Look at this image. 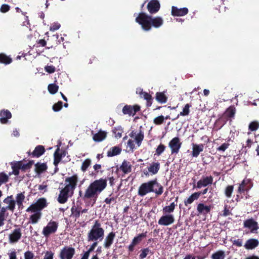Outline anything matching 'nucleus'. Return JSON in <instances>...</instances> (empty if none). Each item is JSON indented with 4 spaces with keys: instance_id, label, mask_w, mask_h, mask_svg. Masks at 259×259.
<instances>
[{
    "instance_id": "nucleus-1",
    "label": "nucleus",
    "mask_w": 259,
    "mask_h": 259,
    "mask_svg": "<svg viewBox=\"0 0 259 259\" xmlns=\"http://www.w3.org/2000/svg\"><path fill=\"white\" fill-rule=\"evenodd\" d=\"M107 180L106 178L95 180L89 184L83 194L79 191V196L87 205L93 206L99 194L107 187Z\"/></svg>"
},
{
    "instance_id": "nucleus-2",
    "label": "nucleus",
    "mask_w": 259,
    "mask_h": 259,
    "mask_svg": "<svg viewBox=\"0 0 259 259\" xmlns=\"http://www.w3.org/2000/svg\"><path fill=\"white\" fill-rule=\"evenodd\" d=\"M135 21L141 26L142 28L145 31H150L152 27L159 28L163 24V20L159 16L153 17L145 13L141 12L136 18Z\"/></svg>"
},
{
    "instance_id": "nucleus-3",
    "label": "nucleus",
    "mask_w": 259,
    "mask_h": 259,
    "mask_svg": "<svg viewBox=\"0 0 259 259\" xmlns=\"http://www.w3.org/2000/svg\"><path fill=\"white\" fill-rule=\"evenodd\" d=\"M151 192L156 196L161 195L163 192V187L158 182L157 179L142 183L138 188V194L141 197Z\"/></svg>"
},
{
    "instance_id": "nucleus-4",
    "label": "nucleus",
    "mask_w": 259,
    "mask_h": 259,
    "mask_svg": "<svg viewBox=\"0 0 259 259\" xmlns=\"http://www.w3.org/2000/svg\"><path fill=\"white\" fill-rule=\"evenodd\" d=\"M104 230L99 220H96L88 233V241H102L104 237Z\"/></svg>"
},
{
    "instance_id": "nucleus-5",
    "label": "nucleus",
    "mask_w": 259,
    "mask_h": 259,
    "mask_svg": "<svg viewBox=\"0 0 259 259\" xmlns=\"http://www.w3.org/2000/svg\"><path fill=\"white\" fill-rule=\"evenodd\" d=\"M48 206L47 199L42 197L33 203V224L36 223L41 216V211Z\"/></svg>"
},
{
    "instance_id": "nucleus-6",
    "label": "nucleus",
    "mask_w": 259,
    "mask_h": 259,
    "mask_svg": "<svg viewBox=\"0 0 259 259\" xmlns=\"http://www.w3.org/2000/svg\"><path fill=\"white\" fill-rule=\"evenodd\" d=\"M32 161H30L28 163H25L23 161H14L11 163L13 174L15 176L19 174V170L25 171L31 168Z\"/></svg>"
},
{
    "instance_id": "nucleus-7",
    "label": "nucleus",
    "mask_w": 259,
    "mask_h": 259,
    "mask_svg": "<svg viewBox=\"0 0 259 259\" xmlns=\"http://www.w3.org/2000/svg\"><path fill=\"white\" fill-rule=\"evenodd\" d=\"M78 180V177L76 174H74L71 177H67L65 179V182L66 185L64 188L71 192V195H72L74 193Z\"/></svg>"
},
{
    "instance_id": "nucleus-8",
    "label": "nucleus",
    "mask_w": 259,
    "mask_h": 259,
    "mask_svg": "<svg viewBox=\"0 0 259 259\" xmlns=\"http://www.w3.org/2000/svg\"><path fill=\"white\" fill-rule=\"evenodd\" d=\"M213 181V177L211 175L208 176H202V178L197 182V185H193V188L201 189L202 187H206L211 185Z\"/></svg>"
},
{
    "instance_id": "nucleus-9",
    "label": "nucleus",
    "mask_w": 259,
    "mask_h": 259,
    "mask_svg": "<svg viewBox=\"0 0 259 259\" xmlns=\"http://www.w3.org/2000/svg\"><path fill=\"white\" fill-rule=\"evenodd\" d=\"M58 227V224L56 222L50 221L47 226L45 227L42 230L43 235L46 237H49L51 234L56 232Z\"/></svg>"
},
{
    "instance_id": "nucleus-10",
    "label": "nucleus",
    "mask_w": 259,
    "mask_h": 259,
    "mask_svg": "<svg viewBox=\"0 0 259 259\" xmlns=\"http://www.w3.org/2000/svg\"><path fill=\"white\" fill-rule=\"evenodd\" d=\"M75 253L73 247L65 246L61 250L59 257L60 259H72Z\"/></svg>"
},
{
    "instance_id": "nucleus-11",
    "label": "nucleus",
    "mask_w": 259,
    "mask_h": 259,
    "mask_svg": "<svg viewBox=\"0 0 259 259\" xmlns=\"http://www.w3.org/2000/svg\"><path fill=\"white\" fill-rule=\"evenodd\" d=\"M182 143L179 137L172 138L168 143V146L171 149V154H177L181 147Z\"/></svg>"
},
{
    "instance_id": "nucleus-12",
    "label": "nucleus",
    "mask_w": 259,
    "mask_h": 259,
    "mask_svg": "<svg viewBox=\"0 0 259 259\" xmlns=\"http://www.w3.org/2000/svg\"><path fill=\"white\" fill-rule=\"evenodd\" d=\"M243 227L250 230V233H256L259 229L258 223L252 218L247 219L243 222Z\"/></svg>"
},
{
    "instance_id": "nucleus-13",
    "label": "nucleus",
    "mask_w": 259,
    "mask_h": 259,
    "mask_svg": "<svg viewBox=\"0 0 259 259\" xmlns=\"http://www.w3.org/2000/svg\"><path fill=\"white\" fill-rule=\"evenodd\" d=\"M147 232L138 234L132 240L131 243L128 246V250L130 252H133L134 250L135 246L141 242L142 239L147 236Z\"/></svg>"
},
{
    "instance_id": "nucleus-14",
    "label": "nucleus",
    "mask_w": 259,
    "mask_h": 259,
    "mask_svg": "<svg viewBox=\"0 0 259 259\" xmlns=\"http://www.w3.org/2000/svg\"><path fill=\"white\" fill-rule=\"evenodd\" d=\"M160 8V4L158 0H151L147 6V9L151 14H156Z\"/></svg>"
},
{
    "instance_id": "nucleus-15",
    "label": "nucleus",
    "mask_w": 259,
    "mask_h": 259,
    "mask_svg": "<svg viewBox=\"0 0 259 259\" xmlns=\"http://www.w3.org/2000/svg\"><path fill=\"white\" fill-rule=\"evenodd\" d=\"M140 110V106L138 105H125L122 108V112L124 114L134 116L137 112Z\"/></svg>"
},
{
    "instance_id": "nucleus-16",
    "label": "nucleus",
    "mask_w": 259,
    "mask_h": 259,
    "mask_svg": "<svg viewBox=\"0 0 259 259\" xmlns=\"http://www.w3.org/2000/svg\"><path fill=\"white\" fill-rule=\"evenodd\" d=\"M175 222V218L172 214H165L163 215L159 219L158 223L162 226H168Z\"/></svg>"
},
{
    "instance_id": "nucleus-17",
    "label": "nucleus",
    "mask_w": 259,
    "mask_h": 259,
    "mask_svg": "<svg viewBox=\"0 0 259 259\" xmlns=\"http://www.w3.org/2000/svg\"><path fill=\"white\" fill-rule=\"evenodd\" d=\"M71 196V192L64 188L60 191L57 200L61 204H64L68 200L69 196Z\"/></svg>"
},
{
    "instance_id": "nucleus-18",
    "label": "nucleus",
    "mask_w": 259,
    "mask_h": 259,
    "mask_svg": "<svg viewBox=\"0 0 259 259\" xmlns=\"http://www.w3.org/2000/svg\"><path fill=\"white\" fill-rule=\"evenodd\" d=\"M251 186L248 180H243L239 184L237 192L241 194L242 193H248L250 189Z\"/></svg>"
},
{
    "instance_id": "nucleus-19",
    "label": "nucleus",
    "mask_w": 259,
    "mask_h": 259,
    "mask_svg": "<svg viewBox=\"0 0 259 259\" xmlns=\"http://www.w3.org/2000/svg\"><path fill=\"white\" fill-rule=\"evenodd\" d=\"M21 229L19 228L13 230L12 233L9 236V241L10 243L17 242L21 237Z\"/></svg>"
},
{
    "instance_id": "nucleus-20",
    "label": "nucleus",
    "mask_w": 259,
    "mask_h": 259,
    "mask_svg": "<svg viewBox=\"0 0 259 259\" xmlns=\"http://www.w3.org/2000/svg\"><path fill=\"white\" fill-rule=\"evenodd\" d=\"M4 202L8 204L6 207H3L6 210H9L13 212L15 208L16 201L14 200L13 196H8L4 200Z\"/></svg>"
},
{
    "instance_id": "nucleus-21",
    "label": "nucleus",
    "mask_w": 259,
    "mask_h": 259,
    "mask_svg": "<svg viewBox=\"0 0 259 259\" xmlns=\"http://www.w3.org/2000/svg\"><path fill=\"white\" fill-rule=\"evenodd\" d=\"M189 10L187 8L179 9L177 7H171V14L173 16H184L188 13Z\"/></svg>"
},
{
    "instance_id": "nucleus-22",
    "label": "nucleus",
    "mask_w": 259,
    "mask_h": 259,
    "mask_svg": "<svg viewBox=\"0 0 259 259\" xmlns=\"http://www.w3.org/2000/svg\"><path fill=\"white\" fill-rule=\"evenodd\" d=\"M160 168V164L159 162H153L147 167L148 171L144 172V174L148 175V172H150L151 175H155L158 172Z\"/></svg>"
},
{
    "instance_id": "nucleus-23",
    "label": "nucleus",
    "mask_w": 259,
    "mask_h": 259,
    "mask_svg": "<svg viewBox=\"0 0 259 259\" xmlns=\"http://www.w3.org/2000/svg\"><path fill=\"white\" fill-rule=\"evenodd\" d=\"M132 165L131 162L124 160L119 167H117V170H120L125 175L130 173L132 171Z\"/></svg>"
},
{
    "instance_id": "nucleus-24",
    "label": "nucleus",
    "mask_w": 259,
    "mask_h": 259,
    "mask_svg": "<svg viewBox=\"0 0 259 259\" xmlns=\"http://www.w3.org/2000/svg\"><path fill=\"white\" fill-rule=\"evenodd\" d=\"M12 117V114L8 110L3 109L0 111V122L2 124H6L8 119Z\"/></svg>"
},
{
    "instance_id": "nucleus-25",
    "label": "nucleus",
    "mask_w": 259,
    "mask_h": 259,
    "mask_svg": "<svg viewBox=\"0 0 259 259\" xmlns=\"http://www.w3.org/2000/svg\"><path fill=\"white\" fill-rule=\"evenodd\" d=\"M115 237V233L113 232H111L106 236L103 243V246L105 248L109 249L110 247L113 243Z\"/></svg>"
},
{
    "instance_id": "nucleus-26",
    "label": "nucleus",
    "mask_w": 259,
    "mask_h": 259,
    "mask_svg": "<svg viewBox=\"0 0 259 259\" xmlns=\"http://www.w3.org/2000/svg\"><path fill=\"white\" fill-rule=\"evenodd\" d=\"M259 245V241L257 239L254 238H251L248 239L245 244L244 247L247 250H251L254 249Z\"/></svg>"
},
{
    "instance_id": "nucleus-27",
    "label": "nucleus",
    "mask_w": 259,
    "mask_h": 259,
    "mask_svg": "<svg viewBox=\"0 0 259 259\" xmlns=\"http://www.w3.org/2000/svg\"><path fill=\"white\" fill-rule=\"evenodd\" d=\"M204 149V144H192V156L194 157H197L200 153L202 152Z\"/></svg>"
},
{
    "instance_id": "nucleus-28",
    "label": "nucleus",
    "mask_w": 259,
    "mask_h": 259,
    "mask_svg": "<svg viewBox=\"0 0 259 259\" xmlns=\"http://www.w3.org/2000/svg\"><path fill=\"white\" fill-rule=\"evenodd\" d=\"M211 208L210 205H206L204 203H200L197 205V210L199 214L206 215L210 212Z\"/></svg>"
},
{
    "instance_id": "nucleus-29",
    "label": "nucleus",
    "mask_w": 259,
    "mask_h": 259,
    "mask_svg": "<svg viewBox=\"0 0 259 259\" xmlns=\"http://www.w3.org/2000/svg\"><path fill=\"white\" fill-rule=\"evenodd\" d=\"M46 151L44 146L39 145L36 146L33 150V157L38 158L43 155Z\"/></svg>"
},
{
    "instance_id": "nucleus-30",
    "label": "nucleus",
    "mask_w": 259,
    "mask_h": 259,
    "mask_svg": "<svg viewBox=\"0 0 259 259\" xmlns=\"http://www.w3.org/2000/svg\"><path fill=\"white\" fill-rule=\"evenodd\" d=\"M236 113V108L234 106H230L225 111L224 116L228 118H234Z\"/></svg>"
},
{
    "instance_id": "nucleus-31",
    "label": "nucleus",
    "mask_w": 259,
    "mask_h": 259,
    "mask_svg": "<svg viewBox=\"0 0 259 259\" xmlns=\"http://www.w3.org/2000/svg\"><path fill=\"white\" fill-rule=\"evenodd\" d=\"M167 97L165 94L164 92H157L155 95L156 100L161 104H164L167 101Z\"/></svg>"
},
{
    "instance_id": "nucleus-32",
    "label": "nucleus",
    "mask_w": 259,
    "mask_h": 259,
    "mask_svg": "<svg viewBox=\"0 0 259 259\" xmlns=\"http://www.w3.org/2000/svg\"><path fill=\"white\" fill-rule=\"evenodd\" d=\"M34 165L35 171L37 174L43 173L48 168V166L45 163L37 162Z\"/></svg>"
},
{
    "instance_id": "nucleus-33",
    "label": "nucleus",
    "mask_w": 259,
    "mask_h": 259,
    "mask_svg": "<svg viewBox=\"0 0 259 259\" xmlns=\"http://www.w3.org/2000/svg\"><path fill=\"white\" fill-rule=\"evenodd\" d=\"M107 136V133L100 130L98 133L93 136V140L95 142H99L104 140Z\"/></svg>"
},
{
    "instance_id": "nucleus-34",
    "label": "nucleus",
    "mask_w": 259,
    "mask_h": 259,
    "mask_svg": "<svg viewBox=\"0 0 259 259\" xmlns=\"http://www.w3.org/2000/svg\"><path fill=\"white\" fill-rule=\"evenodd\" d=\"M140 95L141 98H144L145 100L147 101V106H151L152 104L153 101L152 96L147 92H143L142 90L140 93Z\"/></svg>"
},
{
    "instance_id": "nucleus-35",
    "label": "nucleus",
    "mask_w": 259,
    "mask_h": 259,
    "mask_svg": "<svg viewBox=\"0 0 259 259\" xmlns=\"http://www.w3.org/2000/svg\"><path fill=\"white\" fill-rule=\"evenodd\" d=\"M121 152V149L118 147L114 146L110 148L107 152V155L108 157H113L119 154Z\"/></svg>"
},
{
    "instance_id": "nucleus-36",
    "label": "nucleus",
    "mask_w": 259,
    "mask_h": 259,
    "mask_svg": "<svg viewBox=\"0 0 259 259\" xmlns=\"http://www.w3.org/2000/svg\"><path fill=\"white\" fill-rule=\"evenodd\" d=\"M254 144V142L253 139L248 138L246 140L245 144H243L242 150L245 153H247L249 151L250 149L252 147V146Z\"/></svg>"
},
{
    "instance_id": "nucleus-37",
    "label": "nucleus",
    "mask_w": 259,
    "mask_h": 259,
    "mask_svg": "<svg viewBox=\"0 0 259 259\" xmlns=\"http://www.w3.org/2000/svg\"><path fill=\"white\" fill-rule=\"evenodd\" d=\"M8 213L7 212V210L4 207H2L0 210V227H2L5 224V221L8 217Z\"/></svg>"
},
{
    "instance_id": "nucleus-38",
    "label": "nucleus",
    "mask_w": 259,
    "mask_h": 259,
    "mask_svg": "<svg viewBox=\"0 0 259 259\" xmlns=\"http://www.w3.org/2000/svg\"><path fill=\"white\" fill-rule=\"evenodd\" d=\"M60 149L59 148H58L54 153V164L56 167H57L59 164V163L61 161L62 157V155L60 153Z\"/></svg>"
},
{
    "instance_id": "nucleus-39",
    "label": "nucleus",
    "mask_w": 259,
    "mask_h": 259,
    "mask_svg": "<svg viewBox=\"0 0 259 259\" xmlns=\"http://www.w3.org/2000/svg\"><path fill=\"white\" fill-rule=\"evenodd\" d=\"M199 198L198 194L196 192L191 194L189 198L184 200V204L185 206H188L193 202L195 200H197Z\"/></svg>"
},
{
    "instance_id": "nucleus-40",
    "label": "nucleus",
    "mask_w": 259,
    "mask_h": 259,
    "mask_svg": "<svg viewBox=\"0 0 259 259\" xmlns=\"http://www.w3.org/2000/svg\"><path fill=\"white\" fill-rule=\"evenodd\" d=\"M81 209V207H78L75 205H73L71 208V215L75 219L78 218L80 216Z\"/></svg>"
},
{
    "instance_id": "nucleus-41",
    "label": "nucleus",
    "mask_w": 259,
    "mask_h": 259,
    "mask_svg": "<svg viewBox=\"0 0 259 259\" xmlns=\"http://www.w3.org/2000/svg\"><path fill=\"white\" fill-rule=\"evenodd\" d=\"M226 254L225 251L223 250H218L211 255V259H224Z\"/></svg>"
},
{
    "instance_id": "nucleus-42",
    "label": "nucleus",
    "mask_w": 259,
    "mask_h": 259,
    "mask_svg": "<svg viewBox=\"0 0 259 259\" xmlns=\"http://www.w3.org/2000/svg\"><path fill=\"white\" fill-rule=\"evenodd\" d=\"M12 62V59L4 53H0V63L5 64H9Z\"/></svg>"
},
{
    "instance_id": "nucleus-43",
    "label": "nucleus",
    "mask_w": 259,
    "mask_h": 259,
    "mask_svg": "<svg viewBox=\"0 0 259 259\" xmlns=\"http://www.w3.org/2000/svg\"><path fill=\"white\" fill-rule=\"evenodd\" d=\"M176 205L175 202H172L169 206H165L163 208V213L169 214V213L173 212Z\"/></svg>"
},
{
    "instance_id": "nucleus-44",
    "label": "nucleus",
    "mask_w": 259,
    "mask_h": 259,
    "mask_svg": "<svg viewBox=\"0 0 259 259\" xmlns=\"http://www.w3.org/2000/svg\"><path fill=\"white\" fill-rule=\"evenodd\" d=\"M191 107V105L189 104H186L184 107L183 109V111L182 112H180V114H179L177 116V117L176 118V119H177L179 117V116H187L189 115L190 113V107Z\"/></svg>"
},
{
    "instance_id": "nucleus-45",
    "label": "nucleus",
    "mask_w": 259,
    "mask_h": 259,
    "mask_svg": "<svg viewBox=\"0 0 259 259\" xmlns=\"http://www.w3.org/2000/svg\"><path fill=\"white\" fill-rule=\"evenodd\" d=\"M112 132L116 138L119 139L121 137L123 133V129L120 126L115 127L112 130Z\"/></svg>"
},
{
    "instance_id": "nucleus-46",
    "label": "nucleus",
    "mask_w": 259,
    "mask_h": 259,
    "mask_svg": "<svg viewBox=\"0 0 259 259\" xmlns=\"http://www.w3.org/2000/svg\"><path fill=\"white\" fill-rule=\"evenodd\" d=\"M234 190V185H228L225 189L224 193L226 197L230 198L232 197Z\"/></svg>"
},
{
    "instance_id": "nucleus-47",
    "label": "nucleus",
    "mask_w": 259,
    "mask_h": 259,
    "mask_svg": "<svg viewBox=\"0 0 259 259\" xmlns=\"http://www.w3.org/2000/svg\"><path fill=\"white\" fill-rule=\"evenodd\" d=\"M25 199V196L23 193H20L17 195L16 201L19 207L22 205L23 202Z\"/></svg>"
},
{
    "instance_id": "nucleus-48",
    "label": "nucleus",
    "mask_w": 259,
    "mask_h": 259,
    "mask_svg": "<svg viewBox=\"0 0 259 259\" xmlns=\"http://www.w3.org/2000/svg\"><path fill=\"white\" fill-rule=\"evenodd\" d=\"M58 89L59 87L55 83L50 84L48 87V91L51 94H56L58 92Z\"/></svg>"
},
{
    "instance_id": "nucleus-49",
    "label": "nucleus",
    "mask_w": 259,
    "mask_h": 259,
    "mask_svg": "<svg viewBox=\"0 0 259 259\" xmlns=\"http://www.w3.org/2000/svg\"><path fill=\"white\" fill-rule=\"evenodd\" d=\"M91 164V160L89 158H87L84 160V161L82 162L81 166V170L85 172L88 168L90 166Z\"/></svg>"
},
{
    "instance_id": "nucleus-50",
    "label": "nucleus",
    "mask_w": 259,
    "mask_h": 259,
    "mask_svg": "<svg viewBox=\"0 0 259 259\" xmlns=\"http://www.w3.org/2000/svg\"><path fill=\"white\" fill-rule=\"evenodd\" d=\"M165 149L166 146L164 144L161 143L156 149L155 155L157 156L160 155L165 151Z\"/></svg>"
},
{
    "instance_id": "nucleus-51",
    "label": "nucleus",
    "mask_w": 259,
    "mask_h": 259,
    "mask_svg": "<svg viewBox=\"0 0 259 259\" xmlns=\"http://www.w3.org/2000/svg\"><path fill=\"white\" fill-rule=\"evenodd\" d=\"M9 176L4 172H0V186L3 184L8 182Z\"/></svg>"
},
{
    "instance_id": "nucleus-52",
    "label": "nucleus",
    "mask_w": 259,
    "mask_h": 259,
    "mask_svg": "<svg viewBox=\"0 0 259 259\" xmlns=\"http://www.w3.org/2000/svg\"><path fill=\"white\" fill-rule=\"evenodd\" d=\"M249 130L251 131H255L259 128V122L256 121L251 122L248 126Z\"/></svg>"
},
{
    "instance_id": "nucleus-53",
    "label": "nucleus",
    "mask_w": 259,
    "mask_h": 259,
    "mask_svg": "<svg viewBox=\"0 0 259 259\" xmlns=\"http://www.w3.org/2000/svg\"><path fill=\"white\" fill-rule=\"evenodd\" d=\"M143 139L144 134L141 131L136 136L135 140L139 146L141 145Z\"/></svg>"
},
{
    "instance_id": "nucleus-54",
    "label": "nucleus",
    "mask_w": 259,
    "mask_h": 259,
    "mask_svg": "<svg viewBox=\"0 0 259 259\" xmlns=\"http://www.w3.org/2000/svg\"><path fill=\"white\" fill-rule=\"evenodd\" d=\"M164 117L163 115H160L153 119V123L155 125H160L164 122Z\"/></svg>"
},
{
    "instance_id": "nucleus-55",
    "label": "nucleus",
    "mask_w": 259,
    "mask_h": 259,
    "mask_svg": "<svg viewBox=\"0 0 259 259\" xmlns=\"http://www.w3.org/2000/svg\"><path fill=\"white\" fill-rule=\"evenodd\" d=\"M150 250L149 248H143L141 250V253L139 255V257L140 259H144L145 258L147 255L148 254L149 252H150Z\"/></svg>"
},
{
    "instance_id": "nucleus-56",
    "label": "nucleus",
    "mask_w": 259,
    "mask_h": 259,
    "mask_svg": "<svg viewBox=\"0 0 259 259\" xmlns=\"http://www.w3.org/2000/svg\"><path fill=\"white\" fill-rule=\"evenodd\" d=\"M62 107L63 102L61 101H59L53 106L52 109L54 111L58 112L62 108Z\"/></svg>"
},
{
    "instance_id": "nucleus-57",
    "label": "nucleus",
    "mask_w": 259,
    "mask_h": 259,
    "mask_svg": "<svg viewBox=\"0 0 259 259\" xmlns=\"http://www.w3.org/2000/svg\"><path fill=\"white\" fill-rule=\"evenodd\" d=\"M230 146L229 143H224L222 144L220 147L217 148V150L218 151L224 152Z\"/></svg>"
},
{
    "instance_id": "nucleus-58",
    "label": "nucleus",
    "mask_w": 259,
    "mask_h": 259,
    "mask_svg": "<svg viewBox=\"0 0 259 259\" xmlns=\"http://www.w3.org/2000/svg\"><path fill=\"white\" fill-rule=\"evenodd\" d=\"M61 27V25L58 22H55L51 24L50 30L51 31H55L58 30Z\"/></svg>"
},
{
    "instance_id": "nucleus-59",
    "label": "nucleus",
    "mask_w": 259,
    "mask_h": 259,
    "mask_svg": "<svg viewBox=\"0 0 259 259\" xmlns=\"http://www.w3.org/2000/svg\"><path fill=\"white\" fill-rule=\"evenodd\" d=\"M46 72L49 73H53L55 71V67L53 65H47L45 68Z\"/></svg>"
},
{
    "instance_id": "nucleus-60",
    "label": "nucleus",
    "mask_w": 259,
    "mask_h": 259,
    "mask_svg": "<svg viewBox=\"0 0 259 259\" xmlns=\"http://www.w3.org/2000/svg\"><path fill=\"white\" fill-rule=\"evenodd\" d=\"M10 6L7 4H3L2 5L0 11L2 13H6L10 10Z\"/></svg>"
},
{
    "instance_id": "nucleus-61",
    "label": "nucleus",
    "mask_w": 259,
    "mask_h": 259,
    "mask_svg": "<svg viewBox=\"0 0 259 259\" xmlns=\"http://www.w3.org/2000/svg\"><path fill=\"white\" fill-rule=\"evenodd\" d=\"M232 243L233 245H235L237 247H241L242 246V241L241 239H238L236 240H232Z\"/></svg>"
},
{
    "instance_id": "nucleus-62",
    "label": "nucleus",
    "mask_w": 259,
    "mask_h": 259,
    "mask_svg": "<svg viewBox=\"0 0 259 259\" xmlns=\"http://www.w3.org/2000/svg\"><path fill=\"white\" fill-rule=\"evenodd\" d=\"M127 146L130 148V150H133L135 148L134 141L132 139L128 140L127 143Z\"/></svg>"
},
{
    "instance_id": "nucleus-63",
    "label": "nucleus",
    "mask_w": 259,
    "mask_h": 259,
    "mask_svg": "<svg viewBox=\"0 0 259 259\" xmlns=\"http://www.w3.org/2000/svg\"><path fill=\"white\" fill-rule=\"evenodd\" d=\"M54 253L52 251H47L44 259H53Z\"/></svg>"
},
{
    "instance_id": "nucleus-64",
    "label": "nucleus",
    "mask_w": 259,
    "mask_h": 259,
    "mask_svg": "<svg viewBox=\"0 0 259 259\" xmlns=\"http://www.w3.org/2000/svg\"><path fill=\"white\" fill-rule=\"evenodd\" d=\"M25 259H32V253L31 251H26L24 254Z\"/></svg>"
}]
</instances>
